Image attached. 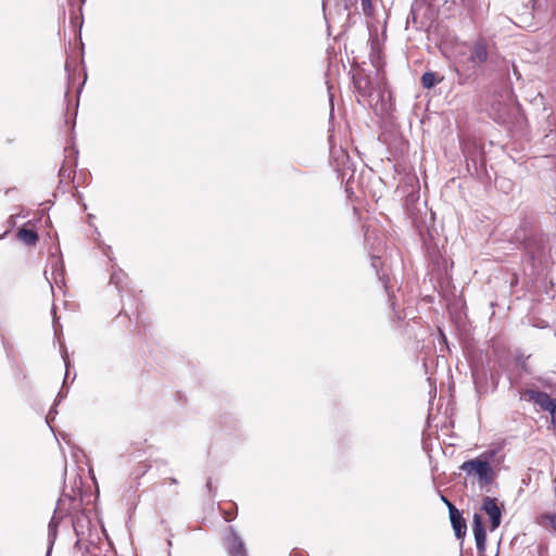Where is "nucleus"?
I'll return each instance as SVG.
<instances>
[{
	"label": "nucleus",
	"mask_w": 556,
	"mask_h": 556,
	"mask_svg": "<svg viewBox=\"0 0 556 556\" xmlns=\"http://www.w3.org/2000/svg\"><path fill=\"white\" fill-rule=\"evenodd\" d=\"M220 513L226 521H231L236 519L238 515L237 505L232 502H229L224 506H220Z\"/></svg>",
	"instance_id": "f8f14e48"
},
{
	"label": "nucleus",
	"mask_w": 556,
	"mask_h": 556,
	"mask_svg": "<svg viewBox=\"0 0 556 556\" xmlns=\"http://www.w3.org/2000/svg\"><path fill=\"white\" fill-rule=\"evenodd\" d=\"M488 43L484 39H479L473 43L469 61L475 65H481L488 60Z\"/></svg>",
	"instance_id": "0eeeda50"
},
{
	"label": "nucleus",
	"mask_w": 556,
	"mask_h": 556,
	"mask_svg": "<svg viewBox=\"0 0 556 556\" xmlns=\"http://www.w3.org/2000/svg\"><path fill=\"white\" fill-rule=\"evenodd\" d=\"M143 308H144L143 303H141L140 301H136L135 320H136V329L139 334H141L146 331V328L149 324L146 321V319L142 316Z\"/></svg>",
	"instance_id": "9d476101"
},
{
	"label": "nucleus",
	"mask_w": 556,
	"mask_h": 556,
	"mask_svg": "<svg viewBox=\"0 0 556 556\" xmlns=\"http://www.w3.org/2000/svg\"><path fill=\"white\" fill-rule=\"evenodd\" d=\"M536 521L543 528L556 531V514H542L538 517Z\"/></svg>",
	"instance_id": "9b49d317"
},
{
	"label": "nucleus",
	"mask_w": 556,
	"mask_h": 556,
	"mask_svg": "<svg viewBox=\"0 0 556 556\" xmlns=\"http://www.w3.org/2000/svg\"><path fill=\"white\" fill-rule=\"evenodd\" d=\"M170 482H172V483H177L176 479H174V478H173V479H170Z\"/></svg>",
	"instance_id": "6ab92c4d"
},
{
	"label": "nucleus",
	"mask_w": 556,
	"mask_h": 556,
	"mask_svg": "<svg viewBox=\"0 0 556 556\" xmlns=\"http://www.w3.org/2000/svg\"><path fill=\"white\" fill-rule=\"evenodd\" d=\"M526 249L533 260H540L545 254V247L542 239H531L527 241Z\"/></svg>",
	"instance_id": "6e6552de"
},
{
	"label": "nucleus",
	"mask_w": 556,
	"mask_h": 556,
	"mask_svg": "<svg viewBox=\"0 0 556 556\" xmlns=\"http://www.w3.org/2000/svg\"><path fill=\"white\" fill-rule=\"evenodd\" d=\"M482 510L490 517L491 530L498 528L502 521V510L497 498L485 496L482 501Z\"/></svg>",
	"instance_id": "f03ea898"
},
{
	"label": "nucleus",
	"mask_w": 556,
	"mask_h": 556,
	"mask_svg": "<svg viewBox=\"0 0 556 556\" xmlns=\"http://www.w3.org/2000/svg\"><path fill=\"white\" fill-rule=\"evenodd\" d=\"M526 396L529 401L540 406L542 410L551 412L555 409L556 400L552 399L547 393L536 390H528Z\"/></svg>",
	"instance_id": "39448f33"
},
{
	"label": "nucleus",
	"mask_w": 556,
	"mask_h": 556,
	"mask_svg": "<svg viewBox=\"0 0 556 556\" xmlns=\"http://www.w3.org/2000/svg\"><path fill=\"white\" fill-rule=\"evenodd\" d=\"M549 414H551V417H552V424H553V426L555 428V434H556V405H555V409H552L549 412Z\"/></svg>",
	"instance_id": "f3484780"
},
{
	"label": "nucleus",
	"mask_w": 556,
	"mask_h": 556,
	"mask_svg": "<svg viewBox=\"0 0 556 556\" xmlns=\"http://www.w3.org/2000/svg\"><path fill=\"white\" fill-rule=\"evenodd\" d=\"M135 451H140L135 443H131V451L129 452V454H132L135 453Z\"/></svg>",
	"instance_id": "a211bd4d"
},
{
	"label": "nucleus",
	"mask_w": 556,
	"mask_h": 556,
	"mask_svg": "<svg viewBox=\"0 0 556 556\" xmlns=\"http://www.w3.org/2000/svg\"><path fill=\"white\" fill-rule=\"evenodd\" d=\"M362 10L366 16H372L374 15V5L372 0H361Z\"/></svg>",
	"instance_id": "2eb2a0df"
},
{
	"label": "nucleus",
	"mask_w": 556,
	"mask_h": 556,
	"mask_svg": "<svg viewBox=\"0 0 556 556\" xmlns=\"http://www.w3.org/2000/svg\"><path fill=\"white\" fill-rule=\"evenodd\" d=\"M354 85L362 96H369L371 92L370 81L364 77H355Z\"/></svg>",
	"instance_id": "ddd939ff"
},
{
	"label": "nucleus",
	"mask_w": 556,
	"mask_h": 556,
	"mask_svg": "<svg viewBox=\"0 0 556 556\" xmlns=\"http://www.w3.org/2000/svg\"><path fill=\"white\" fill-rule=\"evenodd\" d=\"M437 84L435 74L432 72H426L421 76V85L426 89L432 88Z\"/></svg>",
	"instance_id": "4468645a"
},
{
	"label": "nucleus",
	"mask_w": 556,
	"mask_h": 556,
	"mask_svg": "<svg viewBox=\"0 0 556 556\" xmlns=\"http://www.w3.org/2000/svg\"><path fill=\"white\" fill-rule=\"evenodd\" d=\"M472 531L475 535L476 546L479 553L485 552L486 533L479 514H475L472 518Z\"/></svg>",
	"instance_id": "423d86ee"
},
{
	"label": "nucleus",
	"mask_w": 556,
	"mask_h": 556,
	"mask_svg": "<svg viewBox=\"0 0 556 556\" xmlns=\"http://www.w3.org/2000/svg\"><path fill=\"white\" fill-rule=\"evenodd\" d=\"M74 165H75V162L73 160H65L63 165L60 168V175L65 176L66 172H68L67 176L70 177Z\"/></svg>",
	"instance_id": "dca6fc26"
},
{
	"label": "nucleus",
	"mask_w": 556,
	"mask_h": 556,
	"mask_svg": "<svg viewBox=\"0 0 556 556\" xmlns=\"http://www.w3.org/2000/svg\"><path fill=\"white\" fill-rule=\"evenodd\" d=\"M228 535L226 538L227 551L230 556H247L244 543L233 527L227 528Z\"/></svg>",
	"instance_id": "7ed1b4c3"
},
{
	"label": "nucleus",
	"mask_w": 556,
	"mask_h": 556,
	"mask_svg": "<svg viewBox=\"0 0 556 556\" xmlns=\"http://www.w3.org/2000/svg\"><path fill=\"white\" fill-rule=\"evenodd\" d=\"M460 469L468 475H476L481 482L488 483L491 480L492 468L486 460L479 458L470 459L465 462Z\"/></svg>",
	"instance_id": "f257e3e1"
},
{
	"label": "nucleus",
	"mask_w": 556,
	"mask_h": 556,
	"mask_svg": "<svg viewBox=\"0 0 556 556\" xmlns=\"http://www.w3.org/2000/svg\"><path fill=\"white\" fill-rule=\"evenodd\" d=\"M443 501L446 503L450 510V519L452 527L455 531V535L458 539H462L466 534L467 526L465 519L462 517L459 510L445 497Z\"/></svg>",
	"instance_id": "20e7f679"
},
{
	"label": "nucleus",
	"mask_w": 556,
	"mask_h": 556,
	"mask_svg": "<svg viewBox=\"0 0 556 556\" xmlns=\"http://www.w3.org/2000/svg\"><path fill=\"white\" fill-rule=\"evenodd\" d=\"M16 237L26 245H35L39 239L37 231L33 228L18 229Z\"/></svg>",
	"instance_id": "1a4fd4ad"
}]
</instances>
